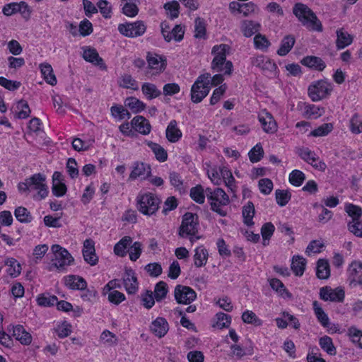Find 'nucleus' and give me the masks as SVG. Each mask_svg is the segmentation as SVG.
Returning <instances> with one entry per match:
<instances>
[{
  "mask_svg": "<svg viewBox=\"0 0 362 362\" xmlns=\"http://www.w3.org/2000/svg\"><path fill=\"white\" fill-rule=\"evenodd\" d=\"M65 286L72 290L83 291L87 287L86 281L77 275H68L64 278Z\"/></svg>",
  "mask_w": 362,
  "mask_h": 362,
  "instance_id": "21",
  "label": "nucleus"
},
{
  "mask_svg": "<svg viewBox=\"0 0 362 362\" xmlns=\"http://www.w3.org/2000/svg\"><path fill=\"white\" fill-rule=\"evenodd\" d=\"M150 329L155 336L161 338L167 334L169 329L168 323L165 318L157 317L152 322Z\"/></svg>",
  "mask_w": 362,
  "mask_h": 362,
  "instance_id": "22",
  "label": "nucleus"
},
{
  "mask_svg": "<svg viewBox=\"0 0 362 362\" xmlns=\"http://www.w3.org/2000/svg\"><path fill=\"white\" fill-rule=\"evenodd\" d=\"M166 138L171 143H175L182 137V132L177 127V122L171 120L165 131Z\"/></svg>",
  "mask_w": 362,
  "mask_h": 362,
  "instance_id": "28",
  "label": "nucleus"
},
{
  "mask_svg": "<svg viewBox=\"0 0 362 362\" xmlns=\"http://www.w3.org/2000/svg\"><path fill=\"white\" fill-rule=\"evenodd\" d=\"M82 56L86 62L98 66L103 70L107 69V66L105 65L103 59L99 56L97 50L95 48H84Z\"/></svg>",
  "mask_w": 362,
  "mask_h": 362,
  "instance_id": "19",
  "label": "nucleus"
},
{
  "mask_svg": "<svg viewBox=\"0 0 362 362\" xmlns=\"http://www.w3.org/2000/svg\"><path fill=\"white\" fill-rule=\"evenodd\" d=\"M242 320L245 323L252 324L255 326H261L262 320L251 310H246L242 315Z\"/></svg>",
  "mask_w": 362,
  "mask_h": 362,
  "instance_id": "48",
  "label": "nucleus"
},
{
  "mask_svg": "<svg viewBox=\"0 0 362 362\" xmlns=\"http://www.w3.org/2000/svg\"><path fill=\"white\" fill-rule=\"evenodd\" d=\"M216 327L219 329L228 327L231 323V317L223 313H218L216 315Z\"/></svg>",
  "mask_w": 362,
  "mask_h": 362,
  "instance_id": "57",
  "label": "nucleus"
},
{
  "mask_svg": "<svg viewBox=\"0 0 362 362\" xmlns=\"http://www.w3.org/2000/svg\"><path fill=\"white\" fill-rule=\"evenodd\" d=\"M261 25L252 21H243L241 24V31L246 37H250L259 32Z\"/></svg>",
  "mask_w": 362,
  "mask_h": 362,
  "instance_id": "29",
  "label": "nucleus"
},
{
  "mask_svg": "<svg viewBox=\"0 0 362 362\" xmlns=\"http://www.w3.org/2000/svg\"><path fill=\"white\" fill-rule=\"evenodd\" d=\"M254 45L256 49L266 50L271 43L265 35L258 33L254 37Z\"/></svg>",
  "mask_w": 362,
  "mask_h": 362,
  "instance_id": "54",
  "label": "nucleus"
},
{
  "mask_svg": "<svg viewBox=\"0 0 362 362\" xmlns=\"http://www.w3.org/2000/svg\"><path fill=\"white\" fill-rule=\"evenodd\" d=\"M350 131L355 134H358L362 132V119L360 116L355 113L349 122Z\"/></svg>",
  "mask_w": 362,
  "mask_h": 362,
  "instance_id": "51",
  "label": "nucleus"
},
{
  "mask_svg": "<svg viewBox=\"0 0 362 362\" xmlns=\"http://www.w3.org/2000/svg\"><path fill=\"white\" fill-rule=\"evenodd\" d=\"M293 12L302 24L309 30L320 32L322 30V25L317 19L316 15L306 5L298 3L293 9Z\"/></svg>",
  "mask_w": 362,
  "mask_h": 362,
  "instance_id": "4",
  "label": "nucleus"
},
{
  "mask_svg": "<svg viewBox=\"0 0 362 362\" xmlns=\"http://www.w3.org/2000/svg\"><path fill=\"white\" fill-rule=\"evenodd\" d=\"M111 114L114 117H117L122 120L124 118L131 117L130 112L122 105H113L110 108Z\"/></svg>",
  "mask_w": 362,
  "mask_h": 362,
  "instance_id": "52",
  "label": "nucleus"
},
{
  "mask_svg": "<svg viewBox=\"0 0 362 362\" xmlns=\"http://www.w3.org/2000/svg\"><path fill=\"white\" fill-rule=\"evenodd\" d=\"M315 209L318 214V221L321 223H327L333 216L332 212L325 208L323 205H315Z\"/></svg>",
  "mask_w": 362,
  "mask_h": 362,
  "instance_id": "49",
  "label": "nucleus"
},
{
  "mask_svg": "<svg viewBox=\"0 0 362 362\" xmlns=\"http://www.w3.org/2000/svg\"><path fill=\"white\" fill-rule=\"evenodd\" d=\"M137 204H160L161 200L151 192L140 193L137 197Z\"/></svg>",
  "mask_w": 362,
  "mask_h": 362,
  "instance_id": "46",
  "label": "nucleus"
},
{
  "mask_svg": "<svg viewBox=\"0 0 362 362\" xmlns=\"http://www.w3.org/2000/svg\"><path fill=\"white\" fill-rule=\"evenodd\" d=\"M199 228L198 216L187 212L182 216L181 225L178 228V235L182 238H189L191 243L193 244L202 238L201 235H197Z\"/></svg>",
  "mask_w": 362,
  "mask_h": 362,
  "instance_id": "3",
  "label": "nucleus"
},
{
  "mask_svg": "<svg viewBox=\"0 0 362 362\" xmlns=\"http://www.w3.org/2000/svg\"><path fill=\"white\" fill-rule=\"evenodd\" d=\"M142 252L141 243L139 242H134L129 250V259L132 261L137 260Z\"/></svg>",
  "mask_w": 362,
  "mask_h": 362,
  "instance_id": "63",
  "label": "nucleus"
},
{
  "mask_svg": "<svg viewBox=\"0 0 362 362\" xmlns=\"http://www.w3.org/2000/svg\"><path fill=\"white\" fill-rule=\"evenodd\" d=\"M347 281L351 287L362 286V263L354 261L350 264L347 269Z\"/></svg>",
  "mask_w": 362,
  "mask_h": 362,
  "instance_id": "13",
  "label": "nucleus"
},
{
  "mask_svg": "<svg viewBox=\"0 0 362 362\" xmlns=\"http://www.w3.org/2000/svg\"><path fill=\"white\" fill-rule=\"evenodd\" d=\"M255 211L254 205H245L243 208L242 214L243 218V222L247 226H252L254 225L252 221L255 216Z\"/></svg>",
  "mask_w": 362,
  "mask_h": 362,
  "instance_id": "45",
  "label": "nucleus"
},
{
  "mask_svg": "<svg viewBox=\"0 0 362 362\" xmlns=\"http://www.w3.org/2000/svg\"><path fill=\"white\" fill-rule=\"evenodd\" d=\"M295 42V38L292 35L285 36L281 40V46L277 50V54L279 56L286 55L293 47Z\"/></svg>",
  "mask_w": 362,
  "mask_h": 362,
  "instance_id": "38",
  "label": "nucleus"
},
{
  "mask_svg": "<svg viewBox=\"0 0 362 362\" xmlns=\"http://www.w3.org/2000/svg\"><path fill=\"white\" fill-rule=\"evenodd\" d=\"M40 69L42 74L44 76L46 82L52 86L57 84V78L55 75L53 74V69L52 66L48 63L41 64Z\"/></svg>",
  "mask_w": 362,
  "mask_h": 362,
  "instance_id": "34",
  "label": "nucleus"
},
{
  "mask_svg": "<svg viewBox=\"0 0 362 362\" xmlns=\"http://www.w3.org/2000/svg\"><path fill=\"white\" fill-rule=\"evenodd\" d=\"M151 173V167L142 162H136L134 163L133 170L129 175V180H135L138 177L145 178L148 177Z\"/></svg>",
  "mask_w": 362,
  "mask_h": 362,
  "instance_id": "23",
  "label": "nucleus"
},
{
  "mask_svg": "<svg viewBox=\"0 0 362 362\" xmlns=\"http://www.w3.org/2000/svg\"><path fill=\"white\" fill-rule=\"evenodd\" d=\"M132 243V238L129 236L122 238L114 247L115 255L119 257H124L127 254L126 250Z\"/></svg>",
  "mask_w": 362,
  "mask_h": 362,
  "instance_id": "40",
  "label": "nucleus"
},
{
  "mask_svg": "<svg viewBox=\"0 0 362 362\" xmlns=\"http://www.w3.org/2000/svg\"><path fill=\"white\" fill-rule=\"evenodd\" d=\"M190 197L198 204H203L206 197L205 189L201 185H197L190 189Z\"/></svg>",
  "mask_w": 362,
  "mask_h": 362,
  "instance_id": "42",
  "label": "nucleus"
},
{
  "mask_svg": "<svg viewBox=\"0 0 362 362\" xmlns=\"http://www.w3.org/2000/svg\"><path fill=\"white\" fill-rule=\"evenodd\" d=\"M210 74L199 76L191 88V100L193 103H200L209 93Z\"/></svg>",
  "mask_w": 362,
  "mask_h": 362,
  "instance_id": "6",
  "label": "nucleus"
},
{
  "mask_svg": "<svg viewBox=\"0 0 362 362\" xmlns=\"http://www.w3.org/2000/svg\"><path fill=\"white\" fill-rule=\"evenodd\" d=\"M132 128L141 134L147 135L151 132L149 122L143 116H136L132 120Z\"/></svg>",
  "mask_w": 362,
  "mask_h": 362,
  "instance_id": "24",
  "label": "nucleus"
},
{
  "mask_svg": "<svg viewBox=\"0 0 362 362\" xmlns=\"http://www.w3.org/2000/svg\"><path fill=\"white\" fill-rule=\"evenodd\" d=\"M18 189L21 193H32L34 200L37 202L42 200L49 194L46 177L41 173L34 174L24 182H20Z\"/></svg>",
  "mask_w": 362,
  "mask_h": 362,
  "instance_id": "1",
  "label": "nucleus"
},
{
  "mask_svg": "<svg viewBox=\"0 0 362 362\" xmlns=\"http://www.w3.org/2000/svg\"><path fill=\"white\" fill-rule=\"evenodd\" d=\"M333 89L332 84L327 80H319L308 87V95L313 101H320L328 97Z\"/></svg>",
  "mask_w": 362,
  "mask_h": 362,
  "instance_id": "8",
  "label": "nucleus"
},
{
  "mask_svg": "<svg viewBox=\"0 0 362 362\" xmlns=\"http://www.w3.org/2000/svg\"><path fill=\"white\" fill-rule=\"evenodd\" d=\"M230 47L226 44L214 45L211 49V54L214 59L211 64V69L213 71L222 73L224 75L230 76L233 71V63L226 59L230 54Z\"/></svg>",
  "mask_w": 362,
  "mask_h": 362,
  "instance_id": "2",
  "label": "nucleus"
},
{
  "mask_svg": "<svg viewBox=\"0 0 362 362\" xmlns=\"http://www.w3.org/2000/svg\"><path fill=\"white\" fill-rule=\"evenodd\" d=\"M118 86L125 89L139 90V83L131 74H124L117 81Z\"/></svg>",
  "mask_w": 362,
  "mask_h": 362,
  "instance_id": "27",
  "label": "nucleus"
},
{
  "mask_svg": "<svg viewBox=\"0 0 362 362\" xmlns=\"http://www.w3.org/2000/svg\"><path fill=\"white\" fill-rule=\"evenodd\" d=\"M305 180V175L299 170H292L288 176L289 182L295 187H300Z\"/></svg>",
  "mask_w": 362,
  "mask_h": 362,
  "instance_id": "47",
  "label": "nucleus"
},
{
  "mask_svg": "<svg viewBox=\"0 0 362 362\" xmlns=\"http://www.w3.org/2000/svg\"><path fill=\"white\" fill-rule=\"evenodd\" d=\"M345 211L351 218L348 222L349 230L357 237H362V209L358 205H346Z\"/></svg>",
  "mask_w": 362,
  "mask_h": 362,
  "instance_id": "7",
  "label": "nucleus"
},
{
  "mask_svg": "<svg viewBox=\"0 0 362 362\" xmlns=\"http://www.w3.org/2000/svg\"><path fill=\"white\" fill-rule=\"evenodd\" d=\"M305 112L308 117L317 118L324 113V108L315 106L314 105H307Z\"/></svg>",
  "mask_w": 362,
  "mask_h": 362,
  "instance_id": "62",
  "label": "nucleus"
},
{
  "mask_svg": "<svg viewBox=\"0 0 362 362\" xmlns=\"http://www.w3.org/2000/svg\"><path fill=\"white\" fill-rule=\"evenodd\" d=\"M275 195L277 204H287L291 197V192L287 189H276Z\"/></svg>",
  "mask_w": 362,
  "mask_h": 362,
  "instance_id": "61",
  "label": "nucleus"
},
{
  "mask_svg": "<svg viewBox=\"0 0 362 362\" xmlns=\"http://www.w3.org/2000/svg\"><path fill=\"white\" fill-rule=\"evenodd\" d=\"M194 37L196 38H205L206 25L204 19L198 17L194 21Z\"/></svg>",
  "mask_w": 362,
  "mask_h": 362,
  "instance_id": "53",
  "label": "nucleus"
},
{
  "mask_svg": "<svg viewBox=\"0 0 362 362\" xmlns=\"http://www.w3.org/2000/svg\"><path fill=\"white\" fill-rule=\"evenodd\" d=\"M306 260L302 256L296 255L292 258L291 269L298 276H301L305 271Z\"/></svg>",
  "mask_w": 362,
  "mask_h": 362,
  "instance_id": "32",
  "label": "nucleus"
},
{
  "mask_svg": "<svg viewBox=\"0 0 362 362\" xmlns=\"http://www.w3.org/2000/svg\"><path fill=\"white\" fill-rule=\"evenodd\" d=\"M333 129L331 123H325L311 132L310 135L313 136H324L327 135Z\"/></svg>",
  "mask_w": 362,
  "mask_h": 362,
  "instance_id": "59",
  "label": "nucleus"
},
{
  "mask_svg": "<svg viewBox=\"0 0 362 362\" xmlns=\"http://www.w3.org/2000/svg\"><path fill=\"white\" fill-rule=\"evenodd\" d=\"M313 306L315 315L319 322L322 327H328L329 325V319L328 315L324 312L323 309L320 306L317 301H314L313 303Z\"/></svg>",
  "mask_w": 362,
  "mask_h": 362,
  "instance_id": "37",
  "label": "nucleus"
},
{
  "mask_svg": "<svg viewBox=\"0 0 362 362\" xmlns=\"http://www.w3.org/2000/svg\"><path fill=\"white\" fill-rule=\"evenodd\" d=\"M319 344L321 349L330 356H335L337 354L336 348L333 344L332 339L328 336H324L319 339Z\"/></svg>",
  "mask_w": 362,
  "mask_h": 362,
  "instance_id": "39",
  "label": "nucleus"
},
{
  "mask_svg": "<svg viewBox=\"0 0 362 362\" xmlns=\"http://www.w3.org/2000/svg\"><path fill=\"white\" fill-rule=\"evenodd\" d=\"M336 33V45L337 49H344L352 43L353 37L344 29L337 30Z\"/></svg>",
  "mask_w": 362,
  "mask_h": 362,
  "instance_id": "30",
  "label": "nucleus"
},
{
  "mask_svg": "<svg viewBox=\"0 0 362 362\" xmlns=\"http://www.w3.org/2000/svg\"><path fill=\"white\" fill-rule=\"evenodd\" d=\"M148 146L154 153L156 158L160 162H164L168 158L167 151L159 144L150 141Z\"/></svg>",
  "mask_w": 362,
  "mask_h": 362,
  "instance_id": "44",
  "label": "nucleus"
},
{
  "mask_svg": "<svg viewBox=\"0 0 362 362\" xmlns=\"http://www.w3.org/2000/svg\"><path fill=\"white\" fill-rule=\"evenodd\" d=\"M51 250L54 255V258L52 259V263L49 267V271L56 269L59 272H64L66 267L73 263L74 257L67 250L63 248L59 245H53Z\"/></svg>",
  "mask_w": 362,
  "mask_h": 362,
  "instance_id": "5",
  "label": "nucleus"
},
{
  "mask_svg": "<svg viewBox=\"0 0 362 362\" xmlns=\"http://www.w3.org/2000/svg\"><path fill=\"white\" fill-rule=\"evenodd\" d=\"M297 153L304 161L315 169L322 171L325 170L326 164L321 161L316 153L308 148H300L298 149Z\"/></svg>",
  "mask_w": 362,
  "mask_h": 362,
  "instance_id": "12",
  "label": "nucleus"
},
{
  "mask_svg": "<svg viewBox=\"0 0 362 362\" xmlns=\"http://www.w3.org/2000/svg\"><path fill=\"white\" fill-rule=\"evenodd\" d=\"M209 253L207 250L201 245L194 250V261L197 267H201L206 265L208 259Z\"/></svg>",
  "mask_w": 362,
  "mask_h": 362,
  "instance_id": "31",
  "label": "nucleus"
},
{
  "mask_svg": "<svg viewBox=\"0 0 362 362\" xmlns=\"http://www.w3.org/2000/svg\"><path fill=\"white\" fill-rule=\"evenodd\" d=\"M264 150L260 144H256L249 152V158L251 162L256 163L263 157Z\"/></svg>",
  "mask_w": 362,
  "mask_h": 362,
  "instance_id": "56",
  "label": "nucleus"
},
{
  "mask_svg": "<svg viewBox=\"0 0 362 362\" xmlns=\"http://www.w3.org/2000/svg\"><path fill=\"white\" fill-rule=\"evenodd\" d=\"M321 299L325 301L342 302L345 297L344 291L342 288H337L332 289L329 287H322L320 290Z\"/></svg>",
  "mask_w": 362,
  "mask_h": 362,
  "instance_id": "14",
  "label": "nucleus"
},
{
  "mask_svg": "<svg viewBox=\"0 0 362 362\" xmlns=\"http://www.w3.org/2000/svg\"><path fill=\"white\" fill-rule=\"evenodd\" d=\"M168 292V284L163 281L157 283L154 288V298L156 301L159 302L163 300Z\"/></svg>",
  "mask_w": 362,
  "mask_h": 362,
  "instance_id": "43",
  "label": "nucleus"
},
{
  "mask_svg": "<svg viewBox=\"0 0 362 362\" xmlns=\"http://www.w3.org/2000/svg\"><path fill=\"white\" fill-rule=\"evenodd\" d=\"M148 69L155 70V72L152 73L151 75H156L163 72L166 66L165 61L162 57L156 54L148 53L146 57Z\"/></svg>",
  "mask_w": 362,
  "mask_h": 362,
  "instance_id": "17",
  "label": "nucleus"
},
{
  "mask_svg": "<svg viewBox=\"0 0 362 362\" xmlns=\"http://www.w3.org/2000/svg\"><path fill=\"white\" fill-rule=\"evenodd\" d=\"M146 26L143 21H138L134 23L119 24L118 26L119 32L128 37H136L144 34Z\"/></svg>",
  "mask_w": 362,
  "mask_h": 362,
  "instance_id": "10",
  "label": "nucleus"
},
{
  "mask_svg": "<svg viewBox=\"0 0 362 362\" xmlns=\"http://www.w3.org/2000/svg\"><path fill=\"white\" fill-rule=\"evenodd\" d=\"M258 119L266 133L273 134L276 131L277 125L271 113L262 111L259 114Z\"/></svg>",
  "mask_w": 362,
  "mask_h": 362,
  "instance_id": "18",
  "label": "nucleus"
},
{
  "mask_svg": "<svg viewBox=\"0 0 362 362\" xmlns=\"http://www.w3.org/2000/svg\"><path fill=\"white\" fill-rule=\"evenodd\" d=\"M17 108L19 110V112L17 114L18 118L25 119L30 116L31 111L30 110L28 103L25 100H20L18 103Z\"/></svg>",
  "mask_w": 362,
  "mask_h": 362,
  "instance_id": "60",
  "label": "nucleus"
},
{
  "mask_svg": "<svg viewBox=\"0 0 362 362\" xmlns=\"http://www.w3.org/2000/svg\"><path fill=\"white\" fill-rule=\"evenodd\" d=\"M348 335L352 342L357 344L359 347V343L362 341V331L355 327H351L348 329Z\"/></svg>",
  "mask_w": 362,
  "mask_h": 362,
  "instance_id": "64",
  "label": "nucleus"
},
{
  "mask_svg": "<svg viewBox=\"0 0 362 362\" xmlns=\"http://www.w3.org/2000/svg\"><path fill=\"white\" fill-rule=\"evenodd\" d=\"M15 216L21 223H30L33 219L30 213L23 206H19L15 210Z\"/></svg>",
  "mask_w": 362,
  "mask_h": 362,
  "instance_id": "50",
  "label": "nucleus"
},
{
  "mask_svg": "<svg viewBox=\"0 0 362 362\" xmlns=\"http://www.w3.org/2000/svg\"><path fill=\"white\" fill-rule=\"evenodd\" d=\"M83 256L84 260L94 266L98 263V258L95 252L94 242L90 239H87L83 243Z\"/></svg>",
  "mask_w": 362,
  "mask_h": 362,
  "instance_id": "20",
  "label": "nucleus"
},
{
  "mask_svg": "<svg viewBox=\"0 0 362 362\" xmlns=\"http://www.w3.org/2000/svg\"><path fill=\"white\" fill-rule=\"evenodd\" d=\"M141 91L148 100L154 99L161 95V91L157 88L155 84L147 82L142 84Z\"/></svg>",
  "mask_w": 362,
  "mask_h": 362,
  "instance_id": "33",
  "label": "nucleus"
},
{
  "mask_svg": "<svg viewBox=\"0 0 362 362\" xmlns=\"http://www.w3.org/2000/svg\"><path fill=\"white\" fill-rule=\"evenodd\" d=\"M124 105L129 108L133 113H139L146 108V105L135 97H129L124 101Z\"/></svg>",
  "mask_w": 362,
  "mask_h": 362,
  "instance_id": "36",
  "label": "nucleus"
},
{
  "mask_svg": "<svg viewBox=\"0 0 362 362\" xmlns=\"http://www.w3.org/2000/svg\"><path fill=\"white\" fill-rule=\"evenodd\" d=\"M8 330L12 332V336L18 341L22 345H29L31 344L33 337L30 332L26 331L21 325H9Z\"/></svg>",
  "mask_w": 362,
  "mask_h": 362,
  "instance_id": "15",
  "label": "nucleus"
},
{
  "mask_svg": "<svg viewBox=\"0 0 362 362\" xmlns=\"http://www.w3.org/2000/svg\"><path fill=\"white\" fill-rule=\"evenodd\" d=\"M269 285L273 290L278 292L281 296H283V294L285 293L286 296H291V294L287 291L284 284L279 279H272L269 281Z\"/></svg>",
  "mask_w": 362,
  "mask_h": 362,
  "instance_id": "58",
  "label": "nucleus"
},
{
  "mask_svg": "<svg viewBox=\"0 0 362 362\" xmlns=\"http://www.w3.org/2000/svg\"><path fill=\"white\" fill-rule=\"evenodd\" d=\"M316 276L320 279H327L329 277V264L327 260L320 259L317 261Z\"/></svg>",
  "mask_w": 362,
  "mask_h": 362,
  "instance_id": "35",
  "label": "nucleus"
},
{
  "mask_svg": "<svg viewBox=\"0 0 362 362\" xmlns=\"http://www.w3.org/2000/svg\"><path fill=\"white\" fill-rule=\"evenodd\" d=\"M5 264L8 267L6 272L8 275L16 277L20 274L21 267L16 259L7 258Z\"/></svg>",
  "mask_w": 362,
  "mask_h": 362,
  "instance_id": "41",
  "label": "nucleus"
},
{
  "mask_svg": "<svg viewBox=\"0 0 362 362\" xmlns=\"http://www.w3.org/2000/svg\"><path fill=\"white\" fill-rule=\"evenodd\" d=\"M205 193L209 201L218 202L219 204H222V202L228 199L226 193L221 188H216L214 190H212L208 187L205 189Z\"/></svg>",
  "mask_w": 362,
  "mask_h": 362,
  "instance_id": "26",
  "label": "nucleus"
},
{
  "mask_svg": "<svg viewBox=\"0 0 362 362\" xmlns=\"http://www.w3.org/2000/svg\"><path fill=\"white\" fill-rule=\"evenodd\" d=\"M122 279L125 290L129 294H134L138 291L139 284L134 270L127 269Z\"/></svg>",
  "mask_w": 362,
  "mask_h": 362,
  "instance_id": "16",
  "label": "nucleus"
},
{
  "mask_svg": "<svg viewBox=\"0 0 362 362\" xmlns=\"http://www.w3.org/2000/svg\"><path fill=\"white\" fill-rule=\"evenodd\" d=\"M174 296L177 303L189 305L196 299L197 293L189 286L177 285L175 288Z\"/></svg>",
  "mask_w": 362,
  "mask_h": 362,
  "instance_id": "11",
  "label": "nucleus"
},
{
  "mask_svg": "<svg viewBox=\"0 0 362 362\" xmlns=\"http://www.w3.org/2000/svg\"><path fill=\"white\" fill-rule=\"evenodd\" d=\"M301 63L304 66L317 71H322L326 67L325 62L315 56H307L301 60Z\"/></svg>",
  "mask_w": 362,
  "mask_h": 362,
  "instance_id": "25",
  "label": "nucleus"
},
{
  "mask_svg": "<svg viewBox=\"0 0 362 362\" xmlns=\"http://www.w3.org/2000/svg\"><path fill=\"white\" fill-rule=\"evenodd\" d=\"M37 301L39 305L49 307L56 304L57 298L55 296L42 294L37 297Z\"/></svg>",
  "mask_w": 362,
  "mask_h": 362,
  "instance_id": "55",
  "label": "nucleus"
},
{
  "mask_svg": "<svg viewBox=\"0 0 362 362\" xmlns=\"http://www.w3.org/2000/svg\"><path fill=\"white\" fill-rule=\"evenodd\" d=\"M252 66L260 69L264 75L269 77L276 76L277 66L269 58L264 55L253 57L251 59Z\"/></svg>",
  "mask_w": 362,
  "mask_h": 362,
  "instance_id": "9",
  "label": "nucleus"
}]
</instances>
